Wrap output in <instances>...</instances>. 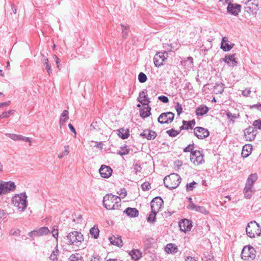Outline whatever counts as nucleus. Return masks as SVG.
I'll list each match as a JSON object with an SVG mask.
<instances>
[{
  "label": "nucleus",
  "mask_w": 261,
  "mask_h": 261,
  "mask_svg": "<svg viewBox=\"0 0 261 261\" xmlns=\"http://www.w3.org/2000/svg\"><path fill=\"white\" fill-rule=\"evenodd\" d=\"M102 202L104 207L109 210L118 209L121 206L120 197L112 194L106 195Z\"/></svg>",
  "instance_id": "1"
},
{
  "label": "nucleus",
  "mask_w": 261,
  "mask_h": 261,
  "mask_svg": "<svg viewBox=\"0 0 261 261\" xmlns=\"http://www.w3.org/2000/svg\"><path fill=\"white\" fill-rule=\"evenodd\" d=\"M68 245L79 247L84 240L83 235L77 231H73L68 233L65 238Z\"/></svg>",
  "instance_id": "2"
},
{
  "label": "nucleus",
  "mask_w": 261,
  "mask_h": 261,
  "mask_svg": "<svg viewBox=\"0 0 261 261\" xmlns=\"http://www.w3.org/2000/svg\"><path fill=\"white\" fill-rule=\"evenodd\" d=\"M181 180V178L178 174L172 173L164 178V184L166 188L172 190L179 186Z\"/></svg>",
  "instance_id": "3"
},
{
  "label": "nucleus",
  "mask_w": 261,
  "mask_h": 261,
  "mask_svg": "<svg viewBox=\"0 0 261 261\" xmlns=\"http://www.w3.org/2000/svg\"><path fill=\"white\" fill-rule=\"evenodd\" d=\"M27 195L25 193L16 195L12 199V202L20 211H23L27 206Z\"/></svg>",
  "instance_id": "4"
},
{
  "label": "nucleus",
  "mask_w": 261,
  "mask_h": 261,
  "mask_svg": "<svg viewBox=\"0 0 261 261\" xmlns=\"http://www.w3.org/2000/svg\"><path fill=\"white\" fill-rule=\"evenodd\" d=\"M246 232L249 237L254 238L261 234V227L256 221H252L248 223L246 228Z\"/></svg>",
  "instance_id": "5"
},
{
  "label": "nucleus",
  "mask_w": 261,
  "mask_h": 261,
  "mask_svg": "<svg viewBox=\"0 0 261 261\" xmlns=\"http://www.w3.org/2000/svg\"><path fill=\"white\" fill-rule=\"evenodd\" d=\"M256 256V250L251 246H245L241 253V257L243 260H251Z\"/></svg>",
  "instance_id": "6"
},
{
  "label": "nucleus",
  "mask_w": 261,
  "mask_h": 261,
  "mask_svg": "<svg viewBox=\"0 0 261 261\" xmlns=\"http://www.w3.org/2000/svg\"><path fill=\"white\" fill-rule=\"evenodd\" d=\"M16 186L12 181H0V196L7 194L15 189Z\"/></svg>",
  "instance_id": "7"
},
{
  "label": "nucleus",
  "mask_w": 261,
  "mask_h": 261,
  "mask_svg": "<svg viewBox=\"0 0 261 261\" xmlns=\"http://www.w3.org/2000/svg\"><path fill=\"white\" fill-rule=\"evenodd\" d=\"M258 0H247L245 3V11L249 13L253 14L258 10Z\"/></svg>",
  "instance_id": "8"
},
{
  "label": "nucleus",
  "mask_w": 261,
  "mask_h": 261,
  "mask_svg": "<svg viewBox=\"0 0 261 261\" xmlns=\"http://www.w3.org/2000/svg\"><path fill=\"white\" fill-rule=\"evenodd\" d=\"M174 118V114L171 112L163 113L158 117V121L161 124L170 123Z\"/></svg>",
  "instance_id": "9"
},
{
  "label": "nucleus",
  "mask_w": 261,
  "mask_h": 261,
  "mask_svg": "<svg viewBox=\"0 0 261 261\" xmlns=\"http://www.w3.org/2000/svg\"><path fill=\"white\" fill-rule=\"evenodd\" d=\"M190 160L195 165L202 164L204 162L203 155L201 152L199 150L191 151Z\"/></svg>",
  "instance_id": "10"
},
{
  "label": "nucleus",
  "mask_w": 261,
  "mask_h": 261,
  "mask_svg": "<svg viewBox=\"0 0 261 261\" xmlns=\"http://www.w3.org/2000/svg\"><path fill=\"white\" fill-rule=\"evenodd\" d=\"M193 133L194 135L199 139H203L207 138L209 135V131L202 127H196L194 128Z\"/></svg>",
  "instance_id": "11"
},
{
  "label": "nucleus",
  "mask_w": 261,
  "mask_h": 261,
  "mask_svg": "<svg viewBox=\"0 0 261 261\" xmlns=\"http://www.w3.org/2000/svg\"><path fill=\"white\" fill-rule=\"evenodd\" d=\"M244 133L246 140L251 141L254 140L257 135V129H255L253 126H249L244 130Z\"/></svg>",
  "instance_id": "12"
},
{
  "label": "nucleus",
  "mask_w": 261,
  "mask_h": 261,
  "mask_svg": "<svg viewBox=\"0 0 261 261\" xmlns=\"http://www.w3.org/2000/svg\"><path fill=\"white\" fill-rule=\"evenodd\" d=\"M165 54L167 55L166 51L158 52L157 53L153 58L154 64L155 66L159 67L162 66L167 58L165 56Z\"/></svg>",
  "instance_id": "13"
},
{
  "label": "nucleus",
  "mask_w": 261,
  "mask_h": 261,
  "mask_svg": "<svg viewBox=\"0 0 261 261\" xmlns=\"http://www.w3.org/2000/svg\"><path fill=\"white\" fill-rule=\"evenodd\" d=\"M150 204L151 210L158 212L162 207L163 200L161 197H156L152 200Z\"/></svg>",
  "instance_id": "14"
},
{
  "label": "nucleus",
  "mask_w": 261,
  "mask_h": 261,
  "mask_svg": "<svg viewBox=\"0 0 261 261\" xmlns=\"http://www.w3.org/2000/svg\"><path fill=\"white\" fill-rule=\"evenodd\" d=\"M178 225L180 230L185 232L190 231L192 227L191 221L187 219L180 220Z\"/></svg>",
  "instance_id": "15"
},
{
  "label": "nucleus",
  "mask_w": 261,
  "mask_h": 261,
  "mask_svg": "<svg viewBox=\"0 0 261 261\" xmlns=\"http://www.w3.org/2000/svg\"><path fill=\"white\" fill-rule=\"evenodd\" d=\"M241 5L237 4H229L227 8V12L234 16H237L241 11Z\"/></svg>",
  "instance_id": "16"
},
{
  "label": "nucleus",
  "mask_w": 261,
  "mask_h": 261,
  "mask_svg": "<svg viewBox=\"0 0 261 261\" xmlns=\"http://www.w3.org/2000/svg\"><path fill=\"white\" fill-rule=\"evenodd\" d=\"M99 172L102 177L107 178L112 175V169L109 166L102 165L99 170Z\"/></svg>",
  "instance_id": "17"
},
{
  "label": "nucleus",
  "mask_w": 261,
  "mask_h": 261,
  "mask_svg": "<svg viewBox=\"0 0 261 261\" xmlns=\"http://www.w3.org/2000/svg\"><path fill=\"white\" fill-rule=\"evenodd\" d=\"M140 136L143 138H146L147 140L154 139L157 134L155 132L150 129H145L140 134Z\"/></svg>",
  "instance_id": "18"
},
{
  "label": "nucleus",
  "mask_w": 261,
  "mask_h": 261,
  "mask_svg": "<svg viewBox=\"0 0 261 261\" xmlns=\"http://www.w3.org/2000/svg\"><path fill=\"white\" fill-rule=\"evenodd\" d=\"M109 240L111 244L117 246L119 247L123 246V242L120 236L118 235H113L109 238Z\"/></svg>",
  "instance_id": "19"
},
{
  "label": "nucleus",
  "mask_w": 261,
  "mask_h": 261,
  "mask_svg": "<svg viewBox=\"0 0 261 261\" xmlns=\"http://www.w3.org/2000/svg\"><path fill=\"white\" fill-rule=\"evenodd\" d=\"M138 100L144 106H148L150 102L147 97L146 91H142L139 93V96L138 97Z\"/></svg>",
  "instance_id": "20"
},
{
  "label": "nucleus",
  "mask_w": 261,
  "mask_h": 261,
  "mask_svg": "<svg viewBox=\"0 0 261 261\" xmlns=\"http://www.w3.org/2000/svg\"><path fill=\"white\" fill-rule=\"evenodd\" d=\"M188 207L192 210L200 212L202 214H207L208 213V212L206 210V208L204 207L197 206L193 202L190 203Z\"/></svg>",
  "instance_id": "21"
},
{
  "label": "nucleus",
  "mask_w": 261,
  "mask_h": 261,
  "mask_svg": "<svg viewBox=\"0 0 261 261\" xmlns=\"http://www.w3.org/2000/svg\"><path fill=\"white\" fill-rule=\"evenodd\" d=\"M223 60L230 66L234 67L237 64V62L234 58V55L226 56Z\"/></svg>",
  "instance_id": "22"
},
{
  "label": "nucleus",
  "mask_w": 261,
  "mask_h": 261,
  "mask_svg": "<svg viewBox=\"0 0 261 261\" xmlns=\"http://www.w3.org/2000/svg\"><path fill=\"white\" fill-rule=\"evenodd\" d=\"M257 179V175L256 173L250 174L247 180L245 187L253 188L254 183L256 181Z\"/></svg>",
  "instance_id": "23"
},
{
  "label": "nucleus",
  "mask_w": 261,
  "mask_h": 261,
  "mask_svg": "<svg viewBox=\"0 0 261 261\" xmlns=\"http://www.w3.org/2000/svg\"><path fill=\"white\" fill-rule=\"evenodd\" d=\"M124 213L130 217H137L139 215V211L136 208L127 207L124 211Z\"/></svg>",
  "instance_id": "24"
},
{
  "label": "nucleus",
  "mask_w": 261,
  "mask_h": 261,
  "mask_svg": "<svg viewBox=\"0 0 261 261\" xmlns=\"http://www.w3.org/2000/svg\"><path fill=\"white\" fill-rule=\"evenodd\" d=\"M165 250L167 253L175 254L177 252L178 248L175 245L169 243L166 245Z\"/></svg>",
  "instance_id": "25"
},
{
  "label": "nucleus",
  "mask_w": 261,
  "mask_h": 261,
  "mask_svg": "<svg viewBox=\"0 0 261 261\" xmlns=\"http://www.w3.org/2000/svg\"><path fill=\"white\" fill-rule=\"evenodd\" d=\"M225 85L222 83H217L214 87L213 92L216 94H222L224 91Z\"/></svg>",
  "instance_id": "26"
},
{
  "label": "nucleus",
  "mask_w": 261,
  "mask_h": 261,
  "mask_svg": "<svg viewBox=\"0 0 261 261\" xmlns=\"http://www.w3.org/2000/svg\"><path fill=\"white\" fill-rule=\"evenodd\" d=\"M208 111V108L206 106L202 105L196 109V114L198 116H203Z\"/></svg>",
  "instance_id": "27"
},
{
  "label": "nucleus",
  "mask_w": 261,
  "mask_h": 261,
  "mask_svg": "<svg viewBox=\"0 0 261 261\" xmlns=\"http://www.w3.org/2000/svg\"><path fill=\"white\" fill-rule=\"evenodd\" d=\"M132 259L138 260L142 257V252L138 249H134L129 252Z\"/></svg>",
  "instance_id": "28"
},
{
  "label": "nucleus",
  "mask_w": 261,
  "mask_h": 261,
  "mask_svg": "<svg viewBox=\"0 0 261 261\" xmlns=\"http://www.w3.org/2000/svg\"><path fill=\"white\" fill-rule=\"evenodd\" d=\"M252 146L251 145H245L243 147L242 155L246 158L249 155L251 152Z\"/></svg>",
  "instance_id": "29"
},
{
  "label": "nucleus",
  "mask_w": 261,
  "mask_h": 261,
  "mask_svg": "<svg viewBox=\"0 0 261 261\" xmlns=\"http://www.w3.org/2000/svg\"><path fill=\"white\" fill-rule=\"evenodd\" d=\"M41 56H42V61L45 67V69H46L48 74L50 75L52 72L51 65L48 62V60L47 58H46L43 54H41Z\"/></svg>",
  "instance_id": "30"
},
{
  "label": "nucleus",
  "mask_w": 261,
  "mask_h": 261,
  "mask_svg": "<svg viewBox=\"0 0 261 261\" xmlns=\"http://www.w3.org/2000/svg\"><path fill=\"white\" fill-rule=\"evenodd\" d=\"M150 110L151 108L148 106L141 109L140 112L141 117L145 118L149 116V115L151 114Z\"/></svg>",
  "instance_id": "31"
},
{
  "label": "nucleus",
  "mask_w": 261,
  "mask_h": 261,
  "mask_svg": "<svg viewBox=\"0 0 261 261\" xmlns=\"http://www.w3.org/2000/svg\"><path fill=\"white\" fill-rule=\"evenodd\" d=\"M118 132V135L122 139H127L129 135V130L128 129H125L123 128H121L119 129Z\"/></svg>",
  "instance_id": "32"
},
{
  "label": "nucleus",
  "mask_w": 261,
  "mask_h": 261,
  "mask_svg": "<svg viewBox=\"0 0 261 261\" xmlns=\"http://www.w3.org/2000/svg\"><path fill=\"white\" fill-rule=\"evenodd\" d=\"M182 64L188 68H192L194 66L193 59L191 57H189L185 60L181 62Z\"/></svg>",
  "instance_id": "33"
},
{
  "label": "nucleus",
  "mask_w": 261,
  "mask_h": 261,
  "mask_svg": "<svg viewBox=\"0 0 261 261\" xmlns=\"http://www.w3.org/2000/svg\"><path fill=\"white\" fill-rule=\"evenodd\" d=\"M68 111L67 110H64L61 115L60 118V125L61 127L64 125L65 121L68 119Z\"/></svg>",
  "instance_id": "34"
},
{
  "label": "nucleus",
  "mask_w": 261,
  "mask_h": 261,
  "mask_svg": "<svg viewBox=\"0 0 261 261\" xmlns=\"http://www.w3.org/2000/svg\"><path fill=\"white\" fill-rule=\"evenodd\" d=\"M233 45L228 44L225 40V38H223L221 42V48L225 51H229L233 47Z\"/></svg>",
  "instance_id": "35"
},
{
  "label": "nucleus",
  "mask_w": 261,
  "mask_h": 261,
  "mask_svg": "<svg viewBox=\"0 0 261 261\" xmlns=\"http://www.w3.org/2000/svg\"><path fill=\"white\" fill-rule=\"evenodd\" d=\"M253 188L248 187H245L244 189V196L246 198L250 199L252 196L253 193Z\"/></svg>",
  "instance_id": "36"
},
{
  "label": "nucleus",
  "mask_w": 261,
  "mask_h": 261,
  "mask_svg": "<svg viewBox=\"0 0 261 261\" xmlns=\"http://www.w3.org/2000/svg\"><path fill=\"white\" fill-rule=\"evenodd\" d=\"M69 261H84L83 257L79 253L72 254L69 257Z\"/></svg>",
  "instance_id": "37"
},
{
  "label": "nucleus",
  "mask_w": 261,
  "mask_h": 261,
  "mask_svg": "<svg viewBox=\"0 0 261 261\" xmlns=\"http://www.w3.org/2000/svg\"><path fill=\"white\" fill-rule=\"evenodd\" d=\"M36 229L37 230L39 233V236H40V237L42 236L43 235H46L48 234L50 232V230H49L48 227L45 226H43Z\"/></svg>",
  "instance_id": "38"
},
{
  "label": "nucleus",
  "mask_w": 261,
  "mask_h": 261,
  "mask_svg": "<svg viewBox=\"0 0 261 261\" xmlns=\"http://www.w3.org/2000/svg\"><path fill=\"white\" fill-rule=\"evenodd\" d=\"M122 28V36L123 38L125 39L128 36L129 26L123 24H121Z\"/></svg>",
  "instance_id": "39"
},
{
  "label": "nucleus",
  "mask_w": 261,
  "mask_h": 261,
  "mask_svg": "<svg viewBox=\"0 0 261 261\" xmlns=\"http://www.w3.org/2000/svg\"><path fill=\"white\" fill-rule=\"evenodd\" d=\"M182 124H186V128L188 129L189 128L192 129L193 127L195 126L196 122L194 119L188 121L183 120Z\"/></svg>",
  "instance_id": "40"
},
{
  "label": "nucleus",
  "mask_w": 261,
  "mask_h": 261,
  "mask_svg": "<svg viewBox=\"0 0 261 261\" xmlns=\"http://www.w3.org/2000/svg\"><path fill=\"white\" fill-rule=\"evenodd\" d=\"M58 253H59V250L58 249V246L57 245V246L56 247L55 250H54L50 255L49 256V259L52 260V261H56L57 260V255L58 254Z\"/></svg>",
  "instance_id": "41"
},
{
  "label": "nucleus",
  "mask_w": 261,
  "mask_h": 261,
  "mask_svg": "<svg viewBox=\"0 0 261 261\" xmlns=\"http://www.w3.org/2000/svg\"><path fill=\"white\" fill-rule=\"evenodd\" d=\"M158 212L152 211L150 212L147 218V221L150 223H154L156 220V215Z\"/></svg>",
  "instance_id": "42"
},
{
  "label": "nucleus",
  "mask_w": 261,
  "mask_h": 261,
  "mask_svg": "<svg viewBox=\"0 0 261 261\" xmlns=\"http://www.w3.org/2000/svg\"><path fill=\"white\" fill-rule=\"evenodd\" d=\"M99 230L97 228H95L93 227L91 228L90 230V233L92 237H93L94 239H96L98 238L99 236Z\"/></svg>",
  "instance_id": "43"
},
{
  "label": "nucleus",
  "mask_w": 261,
  "mask_h": 261,
  "mask_svg": "<svg viewBox=\"0 0 261 261\" xmlns=\"http://www.w3.org/2000/svg\"><path fill=\"white\" fill-rule=\"evenodd\" d=\"M226 116L227 118L230 121H232V122H234V120L237 118L239 117V115L236 114H232L230 112H226Z\"/></svg>",
  "instance_id": "44"
},
{
  "label": "nucleus",
  "mask_w": 261,
  "mask_h": 261,
  "mask_svg": "<svg viewBox=\"0 0 261 261\" xmlns=\"http://www.w3.org/2000/svg\"><path fill=\"white\" fill-rule=\"evenodd\" d=\"M5 135L14 141L20 140L21 135L9 133H6Z\"/></svg>",
  "instance_id": "45"
},
{
  "label": "nucleus",
  "mask_w": 261,
  "mask_h": 261,
  "mask_svg": "<svg viewBox=\"0 0 261 261\" xmlns=\"http://www.w3.org/2000/svg\"><path fill=\"white\" fill-rule=\"evenodd\" d=\"M180 130H176L173 128L168 130L166 133L167 134L171 137H175L177 136L180 133Z\"/></svg>",
  "instance_id": "46"
},
{
  "label": "nucleus",
  "mask_w": 261,
  "mask_h": 261,
  "mask_svg": "<svg viewBox=\"0 0 261 261\" xmlns=\"http://www.w3.org/2000/svg\"><path fill=\"white\" fill-rule=\"evenodd\" d=\"M147 80V76L143 72H140L138 75V80L140 83H145Z\"/></svg>",
  "instance_id": "47"
},
{
  "label": "nucleus",
  "mask_w": 261,
  "mask_h": 261,
  "mask_svg": "<svg viewBox=\"0 0 261 261\" xmlns=\"http://www.w3.org/2000/svg\"><path fill=\"white\" fill-rule=\"evenodd\" d=\"M64 148H65L64 151L62 153H61L59 154V155H58V157L60 159L63 158L65 155H68L69 153V146L66 145L64 146Z\"/></svg>",
  "instance_id": "48"
},
{
  "label": "nucleus",
  "mask_w": 261,
  "mask_h": 261,
  "mask_svg": "<svg viewBox=\"0 0 261 261\" xmlns=\"http://www.w3.org/2000/svg\"><path fill=\"white\" fill-rule=\"evenodd\" d=\"M197 185V183L195 181H193L191 183L187 184L186 185V190L187 191H191L193 190V189L195 188L196 185Z\"/></svg>",
  "instance_id": "49"
},
{
  "label": "nucleus",
  "mask_w": 261,
  "mask_h": 261,
  "mask_svg": "<svg viewBox=\"0 0 261 261\" xmlns=\"http://www.w3.org/2000/svg\"><path fill=\"white\" fill-rule=\"evenodd\" d=\"M129 152V149L126 147L121 148V150L118 152V154L122 156L128 154Z\"/></svg>",
  "instance_id": "50"
},
{
  "label": "nucleus",
  "mask_w": 261,
  "mask_h": 261,
  "mask_svg": "<svg viewBox=\"0 0 261 261\" xmlns=\"http://www.w3.org/2000/svg\"><path fill=\"white\" fill-rule=\"evenodd\" d=\"M51 233L53 234V237L56 239H58V226L57 225H54L53 227Z\"/></svg>",
  "instance_id": "51"
},
{
  "label": "nucleus",
  "mask_w": 261,
  "mask_h": 261,
  "mask_svg": "<svg viewBox=\"0 0 261 261\" xmlns=\"http://www.w3.org/2000/svg\"><path fill=\"white\" fill-rule=\"evenodd\" d=\"M175 109L177 112V115L179 116L182 113V107L181 104L176 102L175 106Z\"/></svg>",
  "instance_id": "52"
},
{
  "label": "nucleus",
  "mask_w": 261,
  "mask_h": 261,
  "mask_svg": "<svg viewBox=\"0 0 261 261\" xmlns=\"http://www.w3.org/2000/svg\"><path fill=\"white\" fill-rule=\"evenodd\" d=\"M253 127H254L255 129H261V120L258 119L253 121Z\"/></svg>",
  "instance_id": "53"
},
{
  "label": "nucleus",
  "mask_w": 261,
  "mask_h": 261,
  "mask_svg": "<svg viewBox=\"0 0 261 261\" xmlns=\"http://www.w3.org/2000/svg\"><path fill=\"white\" fill-rule=\"evenodd\" d=\"M28 236L34 239L35 237H40L39 233L37 229H35L33 231H31L28 233Z\"/></svg>",
  "instance_id": "54"
},
{
  "label": "nucleus",
  "mask_w": 261,
  "mask_h": 261,
  "mask_svg": "<svg viewBox=\"0 0 261 261\" xmlns=\"http://www.w3.org/2000/svg\"><path fill=\"white\" fill-rule=\"evenodd\" d=\"M141 188L143 191H147L151 188L150 184L148 182H145L142 184Z\"/></svg>",
  "instance_id": "55"
},
{
  "label": "nucleus",
  "mask_w": 261,
  "mask_h": 261,
  "mask_svg": "<svg viewBox=\"0 0 261 261\" xmlns=\"http://www.w3.org/2000/svg\"><path fill=\"white\" fill-rule=\"evenodd\" d=\"M12 112V111L11 110H9L3 113L2 114L0 115V119L4 118H8Z\"/></svg>",
  "instance_id": "56"
},
{
  "label": "nucleus",
  "mask_w": 261,
  "mask_h": 261,
  "mask_svg": "<svg viewBox=\"0 0 261 261\" xmlns=\"http://www.w3.org/2000/svg\"><path fill=\"white\" fill-rule=\"evenodd\" d=\"M91 127L94 129L98 130L100 129L98 122L97 120L93 121V122L91 124Z\"/></svg>",
  "instance_id": "57"
},
{
  "label": "nucleus",
  "mask_w": 261,
  "mask_h": 261,
  "mask_svg": "<svg viewBox=\"0 0 261 261\" xmlns=\"http://www.w3.org/2000/svg\"><path fill=\"white\" fill-rule=\"evenodd\" d=\"M158 99L163 103H166L169 102L168 98L164 95L160 96L158 97Z\"/></svg>",
  "instance_id": "58"
},
{
  "label": "nucleus",
  "mask_w": 261,
  "mask_h": 261,
  "mask_svg": "<svg viewBox=\"0 0 261 261\" xmlns=\"http://www.w3.org/2000/svg\"><path fill=\"white\" fill-rule=\"evenodd\" d=\"M117 193L120 195V196H122V197L123 198L125 197L126 195H127V192L126 191V190L124 189H120V190L119 191H118L117 192Z\"/></svg>",
  "instance_id": "59"
},
{
  "label": "nucleus",
  "mask_w": 261,
  "mask_h": 261,
  "mask_svg": "<svg viewBox=\"0 0 261 261\" xmlns=\"http://www.w3.org/2000/svg\"><path fill=\"white\" fill-rule=\"evenodd\" d=\"M251 93L250 89H246L242 91V95L244 96H248Z\"/></svg>",
  "instance_id": "60"
},
{
  "label": "nucleus",
  "mask_w": 261,
  "mask_h": 261,
  "mask_svg": "<svg viewBox=\"0 0 261 261\" xmlns=\"http://www.w3.org/2000/svg\"><path fill=\"white\" fill-rule=\"evenodd\" d=\"M250 108L251 109L256 108L258 110H259V111H261V103H257V104H256V105H253L252 106H250Z\"/></svg>",
  "instance_id": "61"
},
{
  "label": "nucleus",
  "mask_w": 261,
  "mask_h": 261,
  "mask_svg": "<svg viewBox=\"0 0 261 261\" xmlns=\"http://www.w3.org/2000/svg\"><path fill=\"white\" fill-rule=\"evenodd\" d=\"M90 261H100V257L98 255L94 254L91 257Z\"/></svg>",
  "instance_id": "62"
},
{
  "label": "nucleus",
  "mask_w": 261,
  "mask_h": 261,
  "mask_svg": "<svg viewBox=\"0 0 261 261\" xmlns=\"http://www.w3.org/2000/svg\"><path fill=\"white\" fill-rule=\"evenodd\" d=\"M141 170V167L140 165L138 164H136L134 166V170L136 173L138 172H140Z\"/></svg>",
  "instance_id": "63"
},
{
  "label": "nucleus",
  "mask_w": 261,
  "mask_h": 261,
  "mask_svg": "<svg viewBox=\"0 0 261 261\" xmlns=\"http://www.w3.org/2000/svg\"><path fill=\"white\" fill-rule=\"evenodd\" d=\"M20 141H22L31 143V140L29 138L25 137L22 136L21 135V138H20Z\"/></svg>",
  "instance_id": "64"
}]
</instances>
